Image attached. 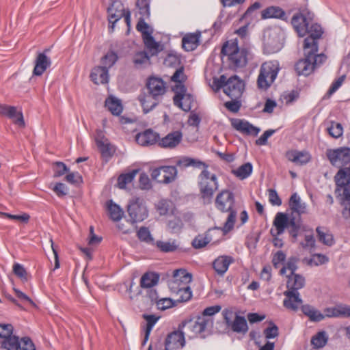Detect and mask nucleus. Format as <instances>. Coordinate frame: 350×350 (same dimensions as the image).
I'll return each instance as SVG.
<instances>
[{"mask_svg":"<svg viewBox=\"0 0 350 350\" xmlns=\"http://www.w3.org/2000/svg\"><path fill=\"white\" fill-rule=\"evenodd\" d=\"M314 14L307 9H304L293 15L291 24L299 36L304 37L307 33L308 38H312L314 42L320 38L323 33L322 28L319 24H312Z\"/></svg>","mask_w":350,"mask_h":350,"instance_id":"nucleus-1","label":"nucleus"},{"mask_svg":"<svg viewBox=\"0 0 350 350\" xmlns=\"http://www.w3.org/2000/svg\"><path fill=\"white\" fill-rule=\"evenodd\" d=\"M13 327L10 324L0 325V338H3L1 347L6 350H36L32 340L28 337L19 339L12 335Z\"/></svg>","mask_w":350,"mask_h":350,"instance_id":"nucleus-2","label":"nucleus"},{"mask_svg":"<svg viewBox=\"0 0 350 350\" xmlns=\"http://www.w3.org/2000/svg\"><path fill=\"white\" fill-rule=\"evenodd\" d=\"M234 204V195L228 190L221 191L215 199V206L219 211L229 212L228 218L221 229L225 234L230 231L234 225L237 211L233 209Z\"/></svg>","mask_w":350,"mask_h":350,"instance_id":"nucleus-3","label":"nucleus"},{"mask_svg":"<svg viewBox=\"0 0 350 350\" xmlns=\"http://www.w3.org/2000/svg\"><path fill=\"white\" fill-rule=\"evenodd\" d=\"M213 325V318L199 316L196 319L182 322L178 328L183 329L185 334L193 338L198 334H202L204 336V334L211 331Z\"/></svg>","mask_w":350,"mask_h":350,"instance_id":"nucleus-4","label":"nucleus"},{"mask_svg":"<svg viewBox=\"0 0 350 350\" xmlns=\"http://www.w3.org/2000/svg\"><path fill=\"white\" fill-rule=\"evenodd\" d=\"M213 83L217 90L223 88L224 92L232 100L240 98L244 89L243 82L236 75L228 79L221 75L215 79Z\"/></svg>","mask_w":350,"mask_h":350,"instance_id":"nucleus-5","label":"nucleus"},{"mask_svg":"<svg viewBox=\"0 0 350 350\" xmlns=\"http://www.w3.org/2000/svg\"><path fill=\"white\" fill-rule=\"evenodd\" d=\"M221 53L228 56L234 67L241 68L247 64L249 51L245 48L239 49L235 40L226 42L221 49Z\"/></svg>","mask_w":350,"mask_h":350,"instance_id":"nucleus-6","label":"nucleus"},{"mask_svg":"<svg viewBox=\"0 0 350 350\" xmlns=\"http://www.w3.org/2000/svg\"><path fill=\"white\" fill-rule=\"evenodd\" d=\"M284 32L278 27L267 28L263 33L264 51L266 53L279 51L283 46Z\"/></svg>","mask_w":350,"mask_h":350,"instance_id":"nucleus-7","label":"nucleus"},{"mask_svg":"<svg viewBox=\"0 0 350 350\" xmlns=\"http://www.w3.org/2000/svg\"><path fill=\"white\" fill-rule=\"evenodd\" d=\"M280 70V65L278 61H269L264 62L260 68L257 79L258 87L262 90H267L275 80Z\"/></svg>","mask_w":350,"mask_h":350,"instance_id":"nucleus-8","label":"nucleus"},{"mask_svg":"<svg viewBox=\"0 0 350 350\" xmlns=\"http://www.w3.org/2000/svg\"><path fill=\"white\" fill-rule=\"evenodd\" d=\"M198 186L202 198L209 202L218 189L216 175L204 169L198 176Z\"/></svg>","mask_w":350,"mask_h":350,"instance_id":"nucleus-9","label":"nucleus"},{"mask_svg":"<svg viewBox=\"0 0 350 350\" xmlns=\"http://www.w3.org/2000/svg\"><path fill=\"white\" fill-rule=\"evenodd\" d=\"M312 50H317V42H314L312 38H306L304 40V50L306 57L297 62L295 64V70L299 75H302L305 76L309 75L312 72L315 66L312 62V53L309 51L310 48Z\"/></svg>","mask_w":350,"mask_h":350,"instance_id":"nucleus-10","label":"nucleus"},{"mask_svg":"<svg viewBox=\"0 0 350 350\" xmlns=\"http://www.w3.org/2000/svg\"><path fill=\"white\" fill-rule=\"evenodd\" d=\"M274 229L271 230V234L273 237H278L282 234L284 230L289 226L291 227L290 233L293 237L297 235L299 224L295 221V218L288 219L286 214L284 213H278L273 220Z\"/></svg>","mask_w":350,"mask_h":350,"instance_id":"nucleus-11","label":"nucleus"},{"mask_svg":"<svg viewBox=\"0 0 350 350\" xmlns=\"http://www.w3.org/2000/svg\"><path fill=\"white\" fill-rule=\"evenodd\" d=\"M326 155L332 165L337 167H345L343 169H350V148L340 147L328 149Z\"/></svg>","mask_w":350,"mask_h":350,"instance_id":"nucleus-12","label":"nucleus"},{"mask_svg":"<svg viewBox=\"0 0 350 350\" xmlns=\"http://www.w3.org/2000/svg\"><path fill=\"white\" fill-rule=\"evenodd\" d=\"M335 193L341 200H350V169H340L335 176Z\"/></svg>","mask_w":350,"mask_h":350,"instance_id":"nucleus-13","label":"nucleus"},{"mask_svg":"<svg viewBox=\"0 0 350 350\" xmlns=\"http://www.w3.org/2000/svg\"><path fill=\"white\" fill-rule=\"evenodd\" d=\"M127 211L133 222L142 221L148 215L144 200L139 198L131 200Z\"/></svg>","mask_w":350,"mask_h":350,"instance_id":"nucleus-14","label":"nucleus"},{"mask_svg":"<svg viewBox=\"0 0 350 350\" xmlns=\"http://www.w3.org/2000/svg\"><path fill=\"white\" fill-rule=\"evenodd\" d=\"M172 90L174 92V105L185 111H189L194 101L193 96L187 92L185 85L173 86Z\"/></svg>","mask_w":350,"mask_h":350,"instance_id":"nucleus-15","label":"nucleus"},{"mask_svg":"<svg viewBox=\"0 0 350 350\" xmlns=\"http://www.w3.org/2000/svg\"><path fill=\"white\" fill-rule=\"evenodd\" d=\"M108 20L111 24L109 28L113 31L115 23L118 21L122 16L128 26L131 23V12L129 10H125L122 4L119 2H113L108 8Z\"/></svg>","mask_w":350,"mask_h":350,"instance_id":"nucleus-16","label":"nucleus"},{"mask_svg":"<svg viewBox=\"0 0 350 350\" xmlns=\"http://www.w3.org/2000/svg\"><path fill=\"white\" fill-rule=\"evenodd\" d=\"M177 174L174 166H161L152 170L151 177L159 183H169L172 182Z\"/></svg>","mask_w":350,"mask_h":350,"instance_id":"nucleus-17","label":"nucleus"},{"mask_svg":"<svg viewBox=\"0 0 350 350\" xmlns=\"http://www.w3.org/2000/svg\"><path fill=\"white\" fill-rule=\"evenodd\" d=\"M185 332L178 328L169 334L165 339V350H180L185 345Z\"/></svg>","mask_w":350,"mask_h":350,"instance_id":"nucleus-18","label":"nucleus"},{"mask_svg":"<svg viewBox=\"0 0 350 350\" xmlns=\"http://www.w3.org/2000/svg\"><path fill=\"white\" fill-rule=\"evenodd\" d=\"M95 142L103 157L109 159L113 155L115 152V149L109 142L108 139L105 136L103 131H96Z\"/></svg>","mask_w":350,"mask_h":350,"instance_id":"nucleus-19","label":"nucleus"},{"mask_svg":"<svg viewBox=\"0 0 350 350\" xmlns=\"http://www.w3.org/2000/svg\"><path fill=\"white\" fill-rule=\"evenodd\" d=\"M183 134L180 131H172L167 135L158 139V145L163 148L173 149L180 143Z\"/></svg>","mask_w":350,"mask_h":350,"instance_id":"nucleus-20","label":"nucleus"},{"mask_svg":"<svg viewBox=\"0 0 350 350\" xmlns=\"http://www.w3.org/2000/svg\"><path fill=\"white\" fill-rule=\"evenodd\" d=\"M285 299L283 301L284 306L291 310L297 311L302 304L300 294L297 291H286L284 293Z\"/></svg>","mask_w":350,"mask_h":350,"instance_id":"nucleus-21","label":"nucleus"},{"mask_svg":"<svg viewBox=\"0 0 350 350\" xmlns=\"http://www.w3.org/2000/svg\"><path fill=\"white\" fill-rule=\"evenodd\" d=\"M0 114L6 116L12 119L14 122L18 126H25L23 113L21 111H17L15 107L0 104Z\"/></svg>","mask_w":350,"mask_h":350,"instance_id":"nucleus-22","label":"nucleus"},{"mask_svg":"<svg viewBox=\"0 0 350 350\" xmlns=\"http://www.w3.org/2000/svg\"><path fill=\"white\" fill-rule=\"evenodd\" d=\"M159 139V134L152 129H147L137 133L135 136L137 143L142 146H152L157 142L158 143Z\"/></svg>","mask_w":350,"mask_h":350,"instance_id":"nucleus-23","label":"nucleus"},{"mask_svg":"<svg viewBox=\"0 0 350 350\" xmlns=\"http://www.w3.org/2000/svg\"><path fill=\"white\" fill-rule=\"evenodd\" d=\"M192 275L186 271L185 269H177L174 271L173 279L170 282V288H172L174 283H176V287H183L189 286L191 282Z\"/></svg>","mask_w":350,"mask_h":350,"instance_id":"nucleus-24","label":"nucleus"},{"mask_svg":"<svg viewBox=\"0 0 350 350\" xmlns=\"http://www.w3.org/2000/svg\"><path fill=\"white\" fill-rule=\"evenodd\" d=\"M148 92L159 97L165 92V84L163 81L158 77H150L146 83Z\"/></svg>","mask_w":350,"mask_h":350,"instance_id":"nucleus-25","label":"nucleus"},{"mask_svg":"<svg viewBox=\"0 0 350 350\" xmlns=\"http://www.w3.org/2000/svg\"><path fill=\"white\" fill-rule=\"evenodd\" d=\"M286 159L297 164L304 165L307 163L311 159V156L307 151H298L296 150H288L286 153Z\"/></svg>","mask_w":350,"mask_h":350,"instance_id":"nucleus-26","label":"nucleus"},{"mask_svg":"<svg viewBox=\"0 0 350 350\" xmlns=\"http://www.w3.org/2000/svg\"><path fill=\"white\" fill-rule=\"evenodd\" d=\"M234 261V258L230 256H220L213 261V269L218 275L222 276Z\"/></svg>","mask_w":350,"mask_h":350,"instance_id":"nucleus-27","label":"nucleus"},{"mask_svg":"<svg viewBox=\"0 0 350 350\" xmlns=\"http://www.w3.org/2000/svg\"><path fill=\"white\" fill-rule=\"evenodd\" d=\"M232 125L236 130L247 135L256 136L260 132V129L243 120H234L232 122Z\"/></svg>","mask_w":350,"mask_h":350,"instance_id":"nucleus-28","label":"nucleus"},{"mask_svg":"<svg viewBox=\"0 0 350 350\" xmlns=\"http://www.w3.org/2000/svg\"><path fill=\"white\" fill-rule=\"evenodd\" d=\"M90 78L96 84L107 83L109 81L108 70L103 66H96L92 69Z\"/></svg>","mask_w":350,"mask_h":350,"instance_id":"nucleus-29","label":"nucleus"},{"mask_svg":"<svg viewBox=\"0 0 350 350\" xmlns=\"http://www.w3.org/2000/svg\"><path fill=\"white\" fill-rule=\"evenodd\" d=\"M200 33H192L186 34L182 40L183 47L187 51H192L200 44Z\"/></svg>","mask_w":350,"mask_h":350,"instance_id":"nucleus-30","label":"nucleus"},{"mask_svg":"<svg viewBox=\"0 0 350 350\" xmlns=\"http://www.w3.org/2000/svg\"><path fill=\"white\" fill-rule=\"evenodd\" d=\"M326 312V316L329 317L350 318V305L338 304L332 308H327Z\"/></svg>","mask_w":350,"mask_h":350,"instance_id":"nucleus-31","label":"nucleus"},{"mask_svg":"<svg viewBox=\"0 0 350 350\" xmlns=\"http://www.w3.org/2000/svg\"><path fill=\"white\" fill-rule=\"evenodd\" d=\"M157 98L148 92L142 93L139 96V100L145 113H148L157 105Z\"/></svg>","mask_w":350,"mask_h":350,"instance_id":"nucleus-32","label":"nucleus"},{"mask_svg":"<svg viewBox=\"0 0 350 350\" xmlns=\"http://www.w3.org/2000/svg\"><path fill=\"white\" fill-rule=\"evenodd\" d=\"M51 65L50 59L44 53H39L35 62L33 73L34 75L40 76Z\"/></svg>","mask_w":350,"mask_h":350,"instance_id":"nucleus-33","label":"nucleus"},{"mask_svg":"<svg viewBox=\"0 0 350 350\" xmlns=\"http://www.w3.org/2000/svg\"><path fill=\"white\" fill-rule=\"evenodd\" d=\"M286 286L288 291H297L302 288L305 285V278L297 273L288 275Z\"/></svg>","mask_w":350,"mask_h":350,"instance_id":"nucleus-34","label":"nucleus"},{"mask_svg":"<svg viewBox=\"0 0 350 350\" xmlns=\"http://www.w3.org/2000/svg\"><path fill=\"white\" fill-rule=\"evenodd\" d=\"M289 206L293 213H296L299 215L306 213V204L301 202L300 197L296 193L291 196Z\"/></svg>","mask_w":350,"mask_h":350,"instance_id":"nucleus-35","label":"nucleus"},{"mask_svg":"<svg viewBox=\"0 0 350 350\" xmlns=\"http://www.w3.org/2000/svg\"><path fill=\"white\" fill-rule=\"evenodd\" d=\"M159 280V275L154 272H147L144 273L140 280V286L142 288H148L157 284Z\"/></svg>","mask_w":350,"mask_h":350,"instance_id":"nucleus-36","label":"nucleus"},{"mask_svg":"<svg viewBox=\"0 0 350 350\" xmlns=\"http://www.w3.org/2000/svg\"><path fill=\"white\" fill-rule=\"evenodd\" d=\"M318 239L320 242L327 246H331L334 243L332 234L325 227H317L316 229Z\"/></svg>","mask_w":350,"mask_h":350,"instance_id":"nucleus-37","label":"nucleus"},{"mask_svg":"<svg viewBox=\"0 0 350 350\" xmlns=\"http://www.w3.org/2000/svg\"><path fill=\"white\" fill-rule=\"evenodd\" d=\"M231 329L237 333L245 334L248 330V327L245 319L238 315L235 316L234 319L228 325Z\"/></svg>","mask_w":350,"mask_h":350,"instance_id":"nucleus-38","label":"nucleus"},{"mask_svg":"<svg viewBox=\"0 0 350 350\" xmlns=\"http://www.w3.org/2000/svg\"><path fill=\"white\" fill-rule=\"evenodd\" d=\"M301 311L306 316L308 317L311 321L319 322L325 318V315H323L319 310L310 305L302 306Z\"/></svg>","mask_w":350,"mask_h":350,"instance_id":"nucleus-39","label":"nucleus"},{"mask_svg":"<svg viewBox=\"0 0 350 350\" xmlns=\"http://www.w3.org/2000/svg\"><path fill=\"white\" fill-rule=\"evenodd\" d=\"M133 62L137 68H143L150 64V56L144 51L137 52L133 58Z\"/></svg>","mask_w":350,"mask_h":350,"instance_id":"nucleus-40","label":"nucleus"},{"mask_svg":"<svg viewBox=\"0 0 350 350\" xmlns=\"http://www.w3.org/2000/svg\"><path fill=\"white\" fill-rule=\"evenodd\" d=\"M105 107L115 116L120 115L122 111V105L120 100L113 96H109L106 99Z\"/></svg>","mask_w":350,"mask_h":350,"instance_id":"nucleus-41","label":"nucleus"},{"mask_svg":"<svg viewBox=\"0 0 350 350\" xmlns=\"http://www.w3.org/2000/svg\"><path fill=\"white\" fill-rule=\"evenodd\" d=\"M107 207L110 218L115 221L120 220L124 215L122 209L112 200L107 202Z\"/></svg>","mask_w":350,"mask_h":350,"instance_id":"nucleus-42","label":"nucleus"},{"mask_svg":"<svg viewBox=\"0 0 350 350\" xmlns=\"http://www.w3.org/2000/svg\"><path fill=\"white\" fill-rule=\"evenodd\" d=\"M143 317L146 322L144 333V339L142 343L143 345H144L148 341L150 332L153 327L159 320V317L153 314H144Z\"/></svg>","mask_w":350,"mask_h":350,"instance_id":"nucleus-43","label":"nucleus"},{"mask_svg":"<svg viewBox=\"0 0 350 350\" xmlns=\"http://www.w3.org/2000/svg\"><path fill=\"white\" fill-rule=\"evenodd\" d=\"M253 167L250 163H245L237 169L232 170V174L239 178L243 180L249 177L252 173Z\"/></svg>","mask_w":350,"mask_h":350,"instance_id":"nucleus-44","label":"nucleus"},{"mask_svg":"<svg viewBox=\"0 0 350 350\" xmlns=\"http://www.w3.org/2000/svg\"><path fill=\"white\" fill-rule=\"evenodd\" d=\"M262 18H281L284 15V12L279 7L277 6H270L265 10H263L261 12Z\"/></svg>","mask_w":350,"mask_h":350,"instance_id":"nucleus-45","label":"nucleus"},{"mask_svg":"<svg viewBox=\"0 0 350 350\" xmlns=\"http://www.w3.org/2000/svg\"><path fill=\"white\" fill-rule=\"evenodd\" d=\"M143 40L146 49L150 53V56L157 55L162 50L161 44L156 42L152 36Z\"/></svg>","mask_w":350,"mask_h":350,"instance_id":"nucleus-46","label":"nucleus"},{"mask_svg":"<svg viewBox=\"0 0 350 350\" xmlns=\"http://www.w3.org/2000/svg\"><path fill=\"white\" fill-rule=\"evenodd\" d=\"M175 286L176 283H174L171 291L179 297L178 299L183 301H186L191 297L192 293L189 286L179 288H176Z\"/></svg>","mask_w":350,"mask_h":350,"instance_id":"nucleus-47","label":"nucleus"},{"mask_svg":"<svg viewBox=\"0 0 350 350\" xmlns=\"http://www.w3.org/2000/svg\"><path fill=\"white\" fill-rule=\"evenodd\" d=\"M328 337L325 332L322 331L318 332L311 338V345L315 349L323 347L327 342Z\"/></svg>","mask_w":350,"mask_h":350,"instance_id":"nucleus-48","label":"nucleus"},{"mask_svg":"<svg viewBox=\"0 0 350 350\" xmlns=\"http://www.w3.org/2000/svg\"><path fill=\"white\" fill-rule=\"evenodd\" d=\"M137 173V170H133L129 173L120 175L118 178V187L120 189H125L126 185L133 181Z\"/></svg>","mask_w":350,"mask_h":350,"instance_id":"nucleus-49","label":"nucleus"},{"mask_svg":"<svg viewBox=\"0 0 350 350\" xmlns=\"http://www.w3.org/2000/svg\"><path fill=\"white\" fill-rule=\"evenodd\" d=\"M118 60V55L113 51L108 52L102 59L101 64L108 70Z\"/></svg>","mask_w":350,"mask_h":350,"instance_id":"nucleus-50","label":"nucleus"},{"mask_svg":"<svg viewBox=\"0 0 350 350\" xmlns=\"http://www.w3.org/2000/svg\"><path fill=\"white\" fill-rule=\"evenodd\" d=\"M157 247L162 252H171L175 251L178 248V245L175 241H158L156 243Z\"/></svg>","mask_w":350,"mask_h":350,"instance_id":"nucleus-51","label":"nucleus"},{"mask_svg":"<svg viewBox=\"0 0 350 350\" xmlns=\"http://www.w3.org/2000/svg\"><path fill=\"white\" fill-rule=\"evenodd\" d=\"M327 131L332 137L338 138L343 133V128L340 123L332 122L331 125L327 127Z\"/></svg>","mask_w":350,"mask_h":350,"instance_id":"nucleus-52","label":"nucleus"},{"mask_svg":"<svg viewBox=\"0 0 350 350\" xmlns=\"http://www.w3.org/2000/svg\"><path fill=\"white\" fill-rule=\"evenodd\" d=\"M137 31H140L142 34V38L144 39L146 37L152 36V29L144 21V18H140L136 27Z\"/></svg>","mask_w":350,"mask_h":350,"instance_id":"nucleus-53","label":"nucleus"},{"mask_svg":"<svg viewBox=\"0 0 350 350\" xmlns=\"http://www.w3.org/2000/svg\"><path fill=\"white\" fill-rule=\"evenodd\" d=\"M172 202L167 200H161L157 204V210L160 215H165L172 207Z\"/></svg>","mask_w":350,"mask_h":350,"instance_id":"nucleus-54","label":"nucleus"},{"mask_svg":"<svg viewBox=\"0 0 350 350\" xmlns=\"http://www.w3.org/2000/svg\"><path fill=\"white\" fill-rule=\"evenodd\" d=\"M148 0H137L136 5L139 10V14L143 18H148L150 16Z\"/></svg>","mask_w":350,"mask_h":350,"instance_id":"nucleus-55","label":"nucleus"},{"mask_svg":"<svg viewBox=\"0 0 350 350\" xmlns=\"http://www.w3.org/2000/svg\"><path fill=\"white\" fill-rule=\"evenodd\" d=\"M185 79L186 77L183 68L177 69L171 77L172 81L176 83L174 86L184 85L183 82L185 81Z\"/></svg>","mask_w":350,"mask_h":350,"instance_id":"nucleus-56","label":"nucleus"},{"mask_svg":"<svg viewBox=\"0 0 350 350\" xmlns=\"http://www.w3.org/2000/svg\"><path fill=\"white\" fill-rule=\"evenodd\" d=\"M297 260L296 258H290L286 265L280 270V273L284 274L286 270L290 271V274L295 273V271L297 269Z\"/></svg>","mask_w":350,"mask_h":350,"instance_id":"nucleus-57","label":"nucleus"},{"mask_svg":"<svg viewBox=\"0 0 350 350\" xmlns=\"http://www.w3.org/2000/svg\"><path fill=\"white\" fill-rule=\"evenodd\" d=\"M301 246L306 249L311 250L314 248L315 239L312 233L306 234L304 241L301 243Z\"/></svg>","mask_w":350,"mask_h":350,"instance_id":"nucleus-58","label":"nucleus"},{"mask_svg":"<svg viewBox=\"0 0 350 350\" xmlns=\"http://www.w3.org/2000/svg\"><path fill=\"white\" fill-rule=\"evenodd\" d=\"M157 307L159 310H165L174 306L173 301L170 298H161L157 301Z\"/></svg>","mask_w":350,"mask_h":350,"instance_id":"nucleus-59","label":"nucleus"},{"mask_svg":"<svg viewBox=\"0 0 350 350\" xmlns=\"http://www.w3.org/2000/svg\"><path fill=\"white\" fill-rule=\"evenodd\" d=\"M13 272L16 276L20 278L22 280L26 281L27 280V271L23 267V266L21 265V264L15 263L13 265Z\"/></svg>","mask_w":350,"mask_h":350,"instance_id":"nucleus-60","label":"nucleus"},{"mask_svg":"<svg viewBox=\"0 0 350 350\" xmlns=\"http://www.w3.org/2000/svg\"><path fill=\"white\" fill-rule=\"evenodd\" d=\"M54 176L59 177L68 172V168L62 162H55L54 163Z\"/></svg>","mask_w":350,"mask_h":350,"instance_id":"nucleus-61","label":"nucleus"},{"mask_svg":"<svg viewBox=\"0 0 350 350\" xmlns=\"http://www.w3.org/2000/svg\"><path fill=\"white\" fill-rule=\"evenodd\" d=\"M179 64L180 58L176 54L170 53L164 60V64L167 66H176Z\"/></svg>","mask_w":350,"mask_h":350,"instance_id":"nucleus-62","label":"nucleus"},{"mask_svg":"<svg viewBox=\"0 0 350 350\" xmlns=\"http://www.w3.org/2000/svg\"><path fill=\"white\" fill-rule=\"evenodd\" d=\"M137 237L140 240L143 241L150 242L152 241L150 231L147 228L145 227H142L139 228V230L137 231Z\"/></svg>","mask_w":350,"mask_h":350,"instance_id":"nucleus-63","label":"nucleus"},{"mask_svg":"<svg viewBox=\"0 0 350 350\" xmlns=\"http://www.w3.org/2000/svg\"><path fill=\"white\" fill-rule=\"evenodd\" d=\"M209 242L207 237L199 235L196 237L192 241V245L195 248H202L206 246Z\"/></svg>","mask_w":350,"mask_h":350,"instance_id":"nucleus-64","label":"nucleus"}]
</instances>
